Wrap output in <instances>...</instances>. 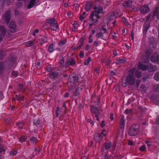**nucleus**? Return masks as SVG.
Instances as JSON below:
<instances>
[{"label": "nucleus", "instance_id": "obj_28", "mask_svg": "<svg viewBox=\"0 0 159 159\" xmlns=\"http://www.w3.org/2000/svg\"><path fill=\"white\" fill-rule=\"evenodd\" d=\"M91 60V58L90 57H89L87 59L85 60L84 62V65H88Z\"/></svg>", "mask_w": 159, "mask_h": 159}, {"label": "nucleus", "instance_id": "obj_25", "mask_svg": "<svg viewBox=\"0 0 159 159\" xmlns=\"http://www.w3.org/2000/svg\"><path fill=\"white\" fill-rule=\"evenodd\" d=\"M125 61L124 60L122 59H120V58H119L116 59L115 60L114 62L116 63L117 64H119L121 63H123Z\"/></svg>", "mask_w": 159, "mask_h": 159}, {"label": "nucleus", "instance_id": "obj_30", "mask_svg": "<svg viewBox=\"0 0 159 159\" xmlns=\"http://www.w3.org/2000/svg\"><path fill=\"white\" fill-rule=\"evenodd\" d=\"M106 81L107 82V84H111L112 83L113 81L112 80V78L111 77H108Z\"/></svg>", "mask_w": 159, "mask_h": 159}, {"label": "nucleus", "instance_id": "obj_54", "mask_svg": "<svg viewBox=\"0 0 159 159\" xmlns=\"http://www.w3.org/2000/svg\"><path fill=\"white\" fill-rule=\"evenodd\" d=\"M138 10V8L136 7H130V11H135Z\"/></svg>", "mask_w": 159, "mask_h": 159}, {"label": "nucleus", "instance_id": "obj_13", "mask_svg": "<svg viewBox=\"0 0 159 159\" xmlns=\"http://www.w3.org/2000/svg\"><path fill=\"white\" fill-rule=\"evenodd\" d=\"M158 7L156 8L152 14V19L155 16H156L157 18L159 19V11H158Z\"/></svg>", "mask_w": 159, "mask_h": 159}, {"label": "nucleus", "instance_id": "obj_24", "mask_svg": "<svg viewBox=\"0 0 159 159\" xmlns=\"http://www.w3.org/2000/svg\"><path fill=\"white\" fill-rule=\"evenodd\" d=\"M142 61L143 62L146 63H148L149 60V57L148 56H145L143 57L142 58Z\"/></svg>", "mask_w": 159, "mask_h": 159}, {"label": "nucleus", "instance_id": "obj_49", "mask_svg": "<svg viewBox=\"0 0 159 159\" xmlns=\"http://www.w3.org/2000/svg\"><path fill=\"white\" fill-rule=\"evenodd\" d=\"M85 36H82L81 38L80 39L79 42H81L84 43V40L85 39Z\"/></svg>", "mask_w": 159, "mask_h": 159}, {"label": "nucleus", "instance_id": "obj_58", "mask_svg": "<svg viewBox=\"0 0 159 159\" xmlns=\"http://www.w3.org/2000/svg\"><path fill=\"white\" fill-rule=\"evenodd\" d=\"M79 56L80 58H82L84 56V52L83 51H81L80 52V54Z\"/></svg>", "mask_w": 159, "mask_h": 159}, {"label": "nucleus", "instance_id": "obj_42", "mask_svg": "<svg viewBox=\"0 0 159 159\" xmlns=\"http://www.w3.org/2000/svg\"><path fill=\"white\" fill-rule=\"evenodd\" d=\"M115 14H112L110 15L108 18L107 20L109 21H111L113 19V18L115 16Z\"/></svg>", "mask_w": 159, "mask_h": 159}, {"label": "nucleus", "instance_id": "obj_3", "mask_svg": "<svg viewBox=\"0 0 159 159\" xmlns=\"http://www.w3.org/2000/svg\"><path fill=\"white\" fill-rule=\"evenodd\" d=\"M16 58L15 56H11L6 59L5 62L9 66H11L16 62Z\"/></svg>", "mask_w": 159, "mask_h": 159}, {"label": "nucleus", "instance_id": "obj_19", "mask_svg": "<svg viewBox=\"0 0 159 159\" xmlns=\"http://www.w3.org/2000/svg\"><path fill=\"white\" fill-rule=\"evenodd\" d=\"M92 5V3L91 2L87 3L85 8L87 11L88 12L90 10L91 8Z\"/></svg>", "mask_w": 159, "mask_h": 159}, {"label": "nucleus", "instance_id": "obj_59", "mask_svg": "<svg viewBox=\"0 0 159 159\" xmlns=\"http://www.w3.org/2000/svg\"><path fill=\"white\" fill-rule=\"evenodd\" d=\"M13 2V0H7V4L8 5H10L11 3H12Z\"/></svg>", "mask_w": 159, "mask_h": 159}, {"label": "nucleus", "instance_id": "obj_44", "mask_svg": "<svg viewBox=\"0 0 159 159\" xmlns=\"http://www.w3.org/2000/svg\"><path fill=\"white\" fill-rule=\"evenodd\" d=\"M83 43H83L79 42V43H80L79 45L77 47L75 48H74V50H75L77 49L80 48L83 46Z\"/></svg>", "mask_w": 159, "mask_h": 159}, {"label": "nucleus", "instance_id": "obj_33", "mask_svg": "<svg viewBox=\"0 0 159 159\" xmlns=\"http://www.w3.org/2000/svg\"><path fill=\"white\" fill-rule=\"evenodd\" d=\"M40 123V121L39 119H37L34 120L33 121L34 124L36 126L38 125Z\"/></svg>", "mask_w": 159, "mask_h": 159}, {"label": "nucleus", "instance_id": "obj_18", "mask_svg": "<svg viewBox=\"0 0 159 159\" xmlns=\"http://www.w3.org/2000/svg\"><path fill=\"white\" fill-rule=\"evenodd\" d=\"M91 112L94 114H98L99 111L97 108L93 106H92L91 107Z\"/></svg>", "mask_w": 159, "mask_h": 159}, {"label": "nucleus", "instance_id": "obj_46", "mask_svg": "<svg viewBox=\"0 0 159 159\" xmlns=\"http://www.w3.org/2000/svg\"><path fill=\"white\" fill-rule=\"evenodd\" d=\"M129 2L128 1H125L122 3V5L123 6L125 7H128L129 6Z\"/></svg>", "mask_w": 159, "mask_h": 159}, {"label": "nucleus", "instance_id": "obj_23", "mask_svg": "<svg viewBox=\"0 0 159 159\" xmlns=\"http://www.w3.org/2000/svg\"><path fill=\"white\" fill-rule=\"evenodd\" d=\"M104 146L106 149H109L111 146V143L110 142L109 143L106 142L104 144Z\"/></svg>", "mask_w": 159, "mask_h": 159}, {"label": "nucleus", "instance_id": "obj_64", "mask_svg": "<svg viewBox=\"0 0 159 159\" xmlns=\"http://www.w3.org/2000/svg\"><path fill=\"white\" fill-rule=\"evenodd\" d=\"M154 87H155V90H157L159 88V84H155V85L154 86Z\"/></svg>", "mask_w": 159, "mask_h": 159}, {"label": "nucleus", "instance_id": "obj_43", "mask_svg": "<svg viewBox=\"0 0 159 159\" xmlns=\"http://www.w3.org/2000/svg\"><path fill=\"white\" fill-rule=\"evenodd\" d=\"M96 36L98 38H100L103 36L102 33V32H99L96 34Z\"/></svg>", "mask_w": 159, "mask_h": 159}, {"label": "nucleus", "instance_id": "obj_29", "mask_svg": "<svg viewBox=\"0 0 159 159\" xmlns=\"http://www.w3.org/2000/svg\"><path fill=\"white\" fill-rule=\"evenodd\" d=\"M5 52L4 51L1 50L0 51V60L3 59L4 57Z\"/></svg>", "mask_w": 159, "mask_h": 159}, {"label": "nucleus", "instance_id": "obj_20", "mask_svg": "<svg viewBox=\"0 0 159 159\" xmlns=\"http://www.w3.org/2000/svg\"><path fill=\"white\" fill-rule=\"evenodd\" d=\"M56 22V19L54 18H49L47 20L46 22L50 24V25H52L53 23H54Z\"/></svg>", "mask_w": 159, "mask_h": 159}, {"label": "nucleus", "instance_id": "obj_37", "mask_svg": "<svg viewBox=\"0 0 159 159\" xmlns=\"http://www.w3.org/2000/svg\"><path fill=\"white\" fill-rule=\"evenodd\" d=\"M15 96L16 97V99L18 101L22 100L24 98V96L20 97L19 95H16Z\"/></svg>", "mask_w": 159, "mask_h": 159}, {"label": "nucleus", "instance_id": "obj_52", "mask_svg": "<svg viewBox=\"0 0 159 159\" xmlns=\"http://www.w3.org/2000/svg\"><path fill=\"white\" fill-rule=\"evenodd\" d=\"M47 70L48 72L51 71L52 70V68L49 66H47Z\"/></svg>", "mask_w": 159, "mask_h": 159}, {"label": "nucleus", "instance_id": "obj_14", "mask_svg": "<svg viewBox=\"0 0 159 159\" xmlns=\"http://www.w3.org/2000/svg\"><path fill=\"white\" fill-rule=\"evenodd\" d=\"M138 66L139 69L142 70H145L147 69V66L142 64L141 62L139 63Z\"/></svg>", "mask_w": 159, "mask_h": 159}, {"label": "nucleus", "instance_id": "obj_7", "mask_svg": "<svg viewBox=\"0 0 159 159\" xmlns=\"http://www.w3.org/2000/svg\"><path fill=\"white\" fill-rule=\"evenodd\" d=\"M150 60L153 62H157L159 64V54H153L151 57Z\"/></svg>", "mask_w": 159, "mask_h": 159}, {"label": "nucleus", "instance_id": "obj_2", "mask_svg": "<svg viewBox=\"0 0 159 159\" xmlns=\"http://www.w3.org/2000/svg\"><path fill=\"white\" fill-rule=\"evenodd\" d=\"M122 80L121 85L123 87H126L128 83L129 84V70L128 71L127 75H124Z\"/></svg>", "mask_w": 159, "mask_h": 159}, {"label": "nucleus", "instance_id": "obj_34", "mask_svg": "<svg viewBox=\"0 0 159 159\" xmlns=\"http://www.w3.org/2000/svg\"><path fill=\"white\" fill-rule=\"evenodd\" d=\"M94 17L93 16V14H90L89 17V20H92V22L93 23L94 22V24H95V19L94 18Z\"/></svg>", "mask_w": 159, "mask_h": 159}, {"label": "nucleus", "instance_id": "obj_40", "mask_svg": "<svg viewBox=\"0 0 159 159\" xmlns=\"http://www.w3.org/2000/svg\"><path fill=\"white\" fill-rule=\"evenodd\" d=\"M135 75L138 78H140L141 76V73L139 71H137L135 72Z\"/></svg>", "mask_w": 159, "mask_h": 159}, {"label": "nucleus", "instance_id": "obj_51", "mask_svg": "<svg viewBox=\"0 0 159 159\" xmlns=\"http://www.w3.org/2000/svg\"><path fill=\"white\" fill-rule=\"evenodd\" d=\"M141 81L140 80L138 79L136 81V87L137 88H138L139 85Z\"/></svg>", "mask_w": 159, "mask_h": 159}, {"label": "nucleus", "instance_id": "obj_8", "mask_svg": "<svg viewBox=\"0 0 159 159\" xmlns=\"http://www.w3.org/2000/svg\"><path fill=\"white\" fill-rule=\"evenodd\" d=\"M140 11L142 13H146L150 10L148 4H145L142 6L140 8Z\"/></svg>", "mask_w": 159, "mask_h": 159}, {"label": "nucleus", "instance_id": "obj_45", "mask_svg": "<svg viewBox=\"0 0 159 159\" xmlns=\"http://www.w3.org/2000/svg\"><path fill=\"white\" fill-rule=\"evenodd\" d=\"M0 69L3 70L4 69V64L2 62H0Z\"/></svg>", "mask_w": 159, "mask_h": 159}, {"label": "nucleus", "instance_id": "obj_55", "mask_svg": "<svg viewBox=\"0 0 159 159\" xmlns=\"http://www.w3.org/2000/svg\"><path fill=\"white\" fill-rule=\"evenodd\" d=\"M66 42L64 40H61L60 42L59 43V45L60 46H62L65 44Z\"/></svg>", "mask_w": 159, "mask_h": 159}, {"label": "nucleus", "instance_id": "obj_57", "mask_svg": "<svg viewBox=\"0 0 159 159\" xmlns=\"http://www.w3.org/2000/svg\"><path fill=\"white\" fill-rule=\"evenodd\" d=\"M105 121L104 120L102 121L101 123L100 124V126L102 128H103L105 126Z\"/></svg>", "mask_w": 159, "mask_h": 159}, {"label": "nucleus", "instance_id": "obj_6", "mask_svg": "<svg viewBox=\"0 0 159 159\" xmlns=\"http://www.w3.org/2000/svg\"><path fill=\"white\" fill-rule=\"evenodd\" d=\"M9 31L12 33L16 32V23L14 21H11L10 24L9 26Z\"/></svg>", "mask_w": 159, "mask_h": 159}, {"label": "nucleus", "instance_id": "obj_62", "mask_svg": "<svg viewBox=\"0 0 159 159\" xmlns=\"http://www.w3.org/2000/svg\"><path fill=\"white\" fill-rule=\"evenodd\" d=\"M156 124L157 125H159V115L158 116L156 119Z\"/></svg>", "mask_w": 159, "mask_h": 159}, {"label": "nucleus", "instance_id": "obj_41", "mask_svg": "<svg viewBox=\"0 0 159 159\" xmlns=\"http://www.w3.org/2000/svg\"><path fill=\"white\" fill-rule=\"evenodd\" d=\"M35 41V40H33V41H29L26 44V46L27 47H29L32 44V43H34V42Z\"/></svg>", "mask_w": 159, "mask_h": 159}, {"label": "nucleus", "instance_id": "obj_47", "mask_svg": "<svg viewBox=\"0 0 159 159\" xmlns=\"http://www.w3.org/2000/svg\"><path fill=\"white\" fill-rule=\"evenodd\" d=\"M146 148L145 146L143 145L139 148V150L141 151H144L146 150Z\"/></svg>", "mask_w": 159, "mask_h": 159}, {"label": "nucleus", "instance_id": "obj_5", "mask_svg": "<svg viewBox=\"0 0 159 159\" xmlns=\"http://www.w3.org/2000/svg\"><path fill=\"white\" fill-rule=\"evenodd\" d=\"M76 61L73 57H70L68 59L65 63V66L67 68L70 66L75 65Z\"/></svg>", "mask_w": 159, "mask_h": 159}, {"label": "nucleus", "instance_id": "obj_27", "mask_svg": "<svg viewBox=\"0 0 159 159\" xmlns=\"http://www.w3.org/2000/svg\"><path fill=\"white\" fill-rule=\"evenodd\" d=\"M154 79L157 81H159V72L155 73L154 76Z\"/></svg>", "mask_w": 159, "mask_h": 159}, {"label": "nucleus", "instance_id": "obj_26", "mask_svg": "<svg viewBox=\"0 0 159 159\" xmlns=\"http://www.w3.org/2000/svg\"><path fill=\"white\" fill-rule=\"evenodd\" d=\"M48 50L49 52L51 53L53 51V43H52L49 45L48 48Z\"/></svg>", "mask_w": 159, "mask_h": 159}, {"label": "nucleus", "instance_id": "obj_10", "mask_svg": "<svg viewBox=\"0 0 159 159\" xmlns=\"http://www.w3.org/2000/svg\"><path fill=\"white\" fill-rule=\"evenodd\" d=\"M124 118V116L123 115L119 120V126L121 129L124 128V127L125 121Z\"/></svg>", "mask_w": 159, "mask_h": 159}, {"label": "nucleus", "instance_id": "obj_1", "mask_svg": "<svg viewBox=\"0 0 159 159\" xmlns=\"http://www.w3.org/2000/svg\"><path fill=\"white\" fill-rule=\"evenodd\" d=\"M139 125L137 124H134L130 128V136H135L139 132Z\"/></svg>", "mask_w": 159, "mask_h": 159}, {"label": "nucleus", "instance_id": "obj_32", "mask_svg": "<svg viewBox=\"0 0 159 159\" xmlns=\"http://www.w3.org/2000/svg\"><path fill=\"white\" fill-rule=\"evenodd\" d=\"M30 142H32V143H36L37 140L35 137L33 136L30 138Z\"/></svg>", "mask_w": 159, "mask_h": 159}, {"label": "nucleus", "instance_id": "obj_12", "mask_svg": "<svg viewBox=\"0 0 159 159\" xmlns=\"http://www.w3.org/2000/svg\"><path fill=\"white\" fill-rule=\"evenodd\" d=\"M59 76L58 73L55 71L52 72L50 75V78L52 79H54L57 78H58V76Z\"/></svg>", "mask_w": 159, "mask_h": 159}, {"label": "nucleus", "instance_id": "obj_60", "mask_svg": "<svg viewBox=\"0 0 159 159\" xmlns=\"http://www.w3.org/2000/svg\"><path fill=\"white\" fill-rule=\"evenodd\" d=\"M41 40L43 42L45 43V42H46V38L45 37L43 36L41 38Z\"/></svg>", "mask_w": 159, "mask_h": 159}, {"label": "nucleus", "instance_id": "obj_22", "mask_svg": "<svg viewBox=\"0 0 159 159\" xmlns=\"http://www.w3.org/2000/svg\"><path fill=\"white\" fill-rule=\"evenodd\" d=\"M0 31L2 32L1 33L4 36L6 33V30L3 26H0Z\"/></svg>", "mask_w": 159, "mask_h": 159}, {"label": "nucleus", "instance_id": "obj_31", "mask_svg": "<svg viewBox=\"0 0 159 159\" xmlns=\"http://www.w3.org/2000/svg\"><path fill=\"white\" fill-rule=\"evenodd\" d=\"M40 150V148L39 147H36L34 148V153L36 154L37 153H39Z\"/></svg>", "mask_w": 159, "mask_h": 159}, {"label": "nucleus", "instance_id": "obj_15", "mask_svg": "<svg viewBox=\"0 0 159 159\" xmlns=\"http://www.w3.org/2000/svg\"><path fill=\"white\" fill-rule=\"evenodd\" d=\"M35 0H30L29 4L27 5V8L30 9L33 7L35 5Z\"/></svg>", "mask_w": 159, "mask_h": 159}, {"label": "nucleus", "instance_id": "obj_4", "mask_svg": "<svg viewBox=\"0 0 159 159\" xmlns=\"http://www.w3.org/2000/svg\"><path fill=\"white\" fill-rule=\"evenodd\" d=\"M11 12L10 11H7L3 15L2 18L6 23L8 24L11 19Z\"/></svg>", "mask_w": 159, "mask_h": 159}, {"label": "nucleus", "instance_id": "obj_63", "mask_svg": "<svg viewBox=\"0 0 159 159\" xmlns=\"http://www.w3.org/2000/svg\"><path fill=\"white\" fill-rule=\"evenodd\" d=\"M22 5V3L21 2H19L17 3L16 6L17 7H20Z\"/></svg>", "mask_w": 159, "mask_h": 159}, {"label": "nucleus", "instance_id": "obj_38", "mask_svg": "<svg viewBox=\"0 0 159 159\" xmlns=\"http://www.w3.org/2000/svg\"><path fill=\"white\" fill-rule=\"evenodd\" d=\"M19 141L21 142H25L26 141V139L25 136H22L19 139Z\"/></svg>", "mask_w": 159, "mask_h": 159}, {"label": "nucleus", "instance_id": "obj_56", "mask_svg": "<svg viewBox=\"0 0 159 159\" xmlns=\"http://www.w3.org/2000/svg\"><path fill=\"white\" fill-rule=\"evenodd\" d=\"M64 62V59L63 58H62L61 60L59 61V63L60 65H63Z\"/></svg>", "mask_w": 159, "mask_h": 159}, {"label": "nucleus", "instance_id": "obj_61", "mask_svg": "<svg viewBox=\"0 0 159 159\" xmlns=\"http://www.w3.org/2000/svg\"><path fill=\"white\" fill-rule=\"evenodd\" d=\"M4 38V36L1 33H0V43L2 41L3 38Z\"/></svg>", "mask_w": 159, "mask_h": 159}, {"label": "nucleus", "instance_id": "obj_35", "mask_svg": "<svg viewBox=\"0 0 159 159\" xmlns=\"http://www.w3.org/2000/svg\"><path fill=\"white\" fill-rule=\"evenodd\" d=\"M86 12H84L83 13L82 15H81L80 17V20L82 21L86 17V16H84L86 14Z\"/></svg>", "mask_w": 159, "mask_h": 159}, {"label": "nucleus", "instance_id": "obj_21", "mask_svg": "<svg viewBox=\"0 0 159 159\" xmlns=\"http://www.w3.org/2000/svg\"><path fill=\"white\" fill-rule=\"evenodd\" d=\"M135 83V79L134 76L130 75V85H133Z\"/></svg>", "mask_w": 159, "mask_h": 159}, {"label": "nucleus", "instance_id": "obj_48", "mask_svg": "<svg viewBox=\"0 0 159 159\" xmlns=\"http://www.w3.org/2000/svg\"><path fill=\"white\" fill-rule=\"evenodd\" d=\"M110 73L109 75H110V76L113 77L114 76L116 75V72H114L112 70H111L110 71Z\"/></svg>", "mask_w": 159, "mask_h": 159}, {"label": "nucleus", "instance_id": "obj_16", "mask_svg": "<svg viewBox=\"0 0 159 159\" xmlns=\"http://www.w3.org/2000/svg\"><path fill=\"white\" fill-rule=\"evenodd\" d=\"M80 84H79L78 85V87L76 88V90L74 92V94L75 96H78L80 94L79 91L82 89V88L80 87Z\"/></svg>", "mask_w": 159, "mask_h": 159}, {"label": "nucleus", "instance_id": "obj_36", "mask_svg": "<svg viewBox=\"0 0 159 159\" xmlns=\"http://www.w3.org/2000/svg\"><path fill=\"white\" fill-rule=\"evenodd\" d=\"M99 14V12H98L96 11H92L90 14H93V16L94 17H96L97 16H98V14Z\"/></svg>", "mask_w": 159, "mask_h": 159}, {"label": "nucleus", "instance_id": "obj_9", "mask_svg": "<svg viewBox=\"0 0 159 159\" xmlns=\"http://www.w3.org/2000/svg\"><path fill=\"white\" fill-rule=\"evenodd\" d=\"M147 69L150 72H154L157 70V67L156 65H152L151 64L147 66Z\"/></svg>", "mask_w": 159, "mask_h": 159}, {"label": "nucleus", "instance_id": "obj_17", "mask_svg": "<svg viewBox=\"0 0 159 159\" xmlns=\"http://www.w3.org/2000/svg\"><path fill=\"white\" fill-rule=\"evenodd\" d=\"M102 135L99 134H95L94 136V139L96 141L99 140V139H102Z\"/></svg>", "mask_w": 159, "mask_h": 159}, {"label": "nucleus", "instance_id": "obj_11", "mask_svg": "<svg viewBox=\"0 0 159 159\" xmlns=\"http://www.w3.org/2000/svg\"><path fill=\"white\" fill-rule=\"evenodd\" d=\"M52 24L50 25V28L52 30L56 31L58 30L59 26L57 21Z\"/></svg>", "mask_w": 159, "mask_h": 159}, {"label": "nucleus", "instance_id": "obj_53", "mask_svg": "<svg viewBox=\"0 0 159 159\" xmlns=\"http://www.w3.org/2000/svg\"><path fill=\"white\" fill-rule=\"evenodd\" d=\"M102 7L99 6L96 11L99 12V13H100L101 11L102 10Z\"/></svg>", "mask_w": 159, "mask_h": 159}, {"label": "nucleus", "instance_id": "obj_39", "mask_svg": "<svg viewBox=\"0 0 159 159\" xmlns=\"http://www.w3.org/2000/svg\"><path fill=\"white\" fill-rule=\"evenodd\" d=\"M17 153V150H12L11 152L10 153V156H14V155L16 154Z\"/></svg>", "mask_w": 159, "mask_h": 159}, {"label": "nucleus", "instance_id": "obj_50", "mask_svg": "<svg viewBox=\"0 0 159 159\" xmlns=\"http://www.w3.org/2000/svg\"><path fill=\"white\" fill-rule=\"evenodd\" d=\"M73 75L72 78L74 81H75L78 80V77L76 76V74H75L74 75L73 74Z\"/></svg>", "mask_w": 159, "mask_h": 159}]
</instances>
